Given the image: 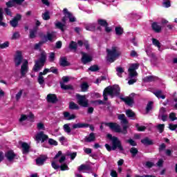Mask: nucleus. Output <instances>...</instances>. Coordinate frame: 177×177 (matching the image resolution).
Segmentation results:
<instances>
[{"label": "nucleus", "mask_w": 177, "mask_h": 177, "mask_svg": "<svg viewBox=\"0 0 177 177\" xmlns=\"http://www.w3.org/2000/svg\"><path fill=\"white\" fill-rule=\"evenodd\" d=\"M151 28L155 32H161V26L158 25L157 22L152 23Z\"/></svg>", "instance_id": "b1692460"}, {"label": "nucleus", "mask_w": 177, "mask_h": 177, "mask_svg": "<svg viewBox=\"0 0 177 177\" xmlns=\"http://www.w3.org/2000/svg\"><path fill=\"white\" fill-rule=\"evenodd\" d=\"M5 157L7 158L8 161L10 162L15 160L16 153H15L12 150H10L5 153Z\"/></svg>", "instance_id": "2eb2a0df"}, {"label": "nucleus", "mask_w": 177, "mask_h": 177, "mask_svg": "<svg viewBox=\"0 0 177 177\" xmlns=\"http://www.w3.org/2000/svg\"><path fill=\"white\" fill-rule=\"evenodd\" d=\"M99 70H100V68L97 64L93 65L88 68V71L92 73H96V71H99Z\"/></svg>", "instance_id": "72a5a7b5"}, {"label": "nucleus", "mask_w": 177, "mask_h": 177, "mask_svg": "<svg viewBox=\"0 0 177 177\" xmlns=\"http://www.w3.org/2000/svg\"><path fill=\"white\" fill-rule=\"evenodd\" d=\"M147 168H153L154 167V162L147 161L145 164Z\"/></svg>", "instance_id": "0e129e2a"}, {"label": "nucleus", "mask_w": 177, "mask_h": 177, "mask_svg": "<svg viewBox=\"0 0 177 177\" xmlns=\"http://www.w3.org/2000/svg\"><path fill=\"white\" fill-rule=\"evenodd\" d=\"M64 118L68 120V121H71V120H75V115L70 114V112L67 111L64 112Z\"/></svg>", "instance_id": "393cba45"}, {"label": "nucleus", "mask_w": 177, "mask_h": 177, "mask_svg": "<svg viewBox=\"0 0 177 177\" xmlns=\"http://www.w3.org/2000/svg\"><path fill=\"white\" fill-rule=\"evenodd\" d=\"M156 80H158V77L153 75H149L144 78V82H153L156 81Z\"/></svg>", "instance_id": "a878e982"}, {"label": "nucleus", "mask_w": 177, "mask_h": 177, "mask_svg": "<svg viewBox=\"0 0 177 177\" xmlns=\"http://www.w3.org/2000/svg\"><path fill=\"white\" fill-rule=\"evenodd\" d=\"M68 48L71 50H75V51H77V49L78 48V44H77V42H75L74 41H71L69 44Z\"/></svg>", "instance_id": "bb28decb"}, {"label": "nucleus", "mask_w": 177, "mask_h": 177, "mask_svg": "<svg viewBox=\"0 0 177 177\" xmlns=\"http://www.w3.org/2000/svg\"><path fill=\"white\" fill-rule=\"evenodd\" d=\"M21 95H23V89L19 90V91L15 95V99L17 102L21 98Z\"/></svg>", "instance_id": "864d4df0"}, {"label": "nucleus", "mask_w": 177, "mask_h": 177, "mask_svg": "<svg viewBox=\"0 0 177 177\" xmlns=\"http://www.w3.org/2000/svg\"><path fill=\"white\" fill-rule=\"evenodd\" d=\"M48 41L52 42L55 38H56V32H47V35L46 37Z\"/></svg>", "instance_id": "c85d7f7f"}, {"label": "nucleus", "mask_w": 177, "mask_h": 177, "mask_svg": "<svg viewBox=\"0 0 177 177\" xmlns=\"http://www.w3.org/2000/svg\"><path fill=\"white\" fill-rule=\"evenodd\" d=\"M133 96H135V93H131V96L123 97H120V99L122 102H124L125 104L127 106H129V107H133V104L135 103V101L133 100Z\"/></svg>", "instance_id": "0eeeda50"}, {"label": "nucleus", "mask_w": 177, "mask_h": 177, "mask_svg": "<svg viewBox=\"0 0 177 177\" xmlns=\"http://www.w3.org/2000/svg\"><path fill=\"white\" fill-rule=\"evenodd\" d=\"M127 143H129L131 146H138V144L132 138L127 140Z\"/></svg>", "instance_id": "13d9d810"}, {"label": "nucleus", "mask_w": 177, "mask_h": 177, "mask_svg": "<svg viewBox=\"0 0 177 177\" xmlns=\"http://www.w3.org/2000/svg\"><path fill=\"white\" fill-rule=\"evenodd\" d=\"M50 71L53 74H56V75L59 74V71L57 70V68L53 66L50 68Z\"/></svg>", "instance_id": "338daca9"}, {"label": "nucleus", "mask_w": 177, "mask_h": 177, "mask_svg": "<svg viewBox=\"0 0 177 177\" xmlns=\"http://www.w3.org/2000/svg\"><path fill=\"white\" fill-rule=\"evenodd\" d=\"M24 1L25 0H10L6 3V6L8 8H13V6H15L16 4L21 5V3L24 2Z\"/></svg>", "instance_id": "f8f14e48"}, {"label": "nucleus", "mask_w": 177, "mask_h": 177, "mask_svg": "<svg viewBox=\"0 0 177 177\" xmlns=\"http://www.w3.org/2000/svg\"><path fill=\"white\" fill-rule=\"evenodd\" d=\"M23 154H28L30 153V145L27 142H23L21 144Z\"/></svg>", "instance_id": "412c9836"}, {"label": "nucleus", "mask_w": 177, "mask_h": 177, "mask_svg": "<svg viewBox=\"0 0 177 177\" xmlns=\"http://www.w3.org/2000/svg\"><path fill=\"white\" fill-rule=\"evenodd\" d=\"M48 144L50 145V146H57V141H56L52 138H49Z\"/></svg>", "instance_id": "4d7b16f0"}, {"label": "nucleus", "mask_w": 177, "mask_h": 177, "mask_svg": "<svg viewBox=\"0 0 177 177\" xmlns=\"http://www.w3.org/2000/svg\"><path fill=\"white\" fill-rule=\"evenodd\" d=\"M48 103H57L59 101L57 95L56 94H48L46 97Z\"/></svg>", "instance_id": "f3484780"}, {"label": "nucleus", "mask_w": 177, "mask_h": 177, "mask_svg": "<svg viewBox=\"0 0 177 177\" xmlns=\"http://www.w3.org/2000/svg\"><path fill=\"white\" fill-rule=\"evenodd\" d=\"M48 139H49V136L45 134L44 131H40L35 136V140H37V143H39V142H41V143H44Z\"/></svg>", "instance_id": "6e6552de"}, {"label": "nucleus", "mask_w": 177, "mask_h": 177, "mask_svg": "<svg viewBox=\"0 0 177 177\" xmlns=\"http://www.w3.org/2000/svg\"><path fill=\"white\" fill-rule=\"evenodd\" d=\"M37 129L40 131L41 129H43L45 131V125L42 122L37 123Z\"/></svg>", "instance_id": "e2e57ef3"}, {"label": "nucleus", "mask_w": 177, "mask_h": 177, "mask_svg": "<svg viewBox=\"0 0 177 177\" xmlns=\"http://www.w3.org/2000/svg\"><path fill=\"white\" fill-rule=\"evenodd\" d=\"M162 91L158 90V91H155L153 93V95H155V96H156V97H158V99H165V95H162Z\"/></svg>", "instance_id": "7c9ffc66"}, {"label": "nucleus", "mask_w": 177, "mask_h": 177, "mask_svg": "<svg viewBox=\"0 0 177 177\" xmlns=\"http://www.w3.org/2000/svg\"><path fill=\"white\" fill-rule=\"evenodd\" d=\"M141 143L144 145V146H153V145H154L153 140H150L149 137H145V138L142 139Z\"/></svg>", "instance_id": "6ab92c4d"}, {"label": "nucleus", "mask_w": 177, "mask_h": 177, "mask_svg": "<svg viewBox=\"0 0 177 177\" xmlns=\"http://www.w3.org/2000/svg\"><path fill=\"white\" fill-rule=\"evenodd\" d=\"M169 118L171 120V121H175L176 120V113L171 112L169 114Z\"/></svg>", "instance_id": "8fccbe9b"}, {"label": "nucleus", "mask_w": 177, "mask_h": 177, "mask_svg": "<svg viewBox=\"0 0 177 177\" xmlns=\"http://www.w3.org/2000/svg\"><path fill=\"white\" fill-rule=\"evenodd\" d=\"M139 68V64H131L128 69L129 78H135L138 77V72L136 71Z\"/></svg>", "instance_id": "423d86ee"}, {"label": "nucleus", "mask_w": 177, "mask_h": 177, "mask_svg": "<svg viewBox=\"0 0 177 177\" xmlns=\"http://www.w3.org/2000/svg\"><path fill=\"white\" fill-rule=\"evenodd\" d=\"M152 44L154 45V46H157L158 49H161V43H160V41L157 39H152Z\"/></svg>", "instance_id": "ea45409f"}, {"label": "nucleus", "mask_w": 177, "mask_h": 177, "mask_svg": "<svg viewBox=\"0 0 177 177\" xmlns=\"http://www.w3.org/2000/svg\"><path fill=\"white\" fill-rule=\"evenodd\" d=\"M165 149H167V145H165V143H162L160 145H159L158 147L159 153H162V151H164Z\"/></svg>", "instance_id": "603ef678"}, {"label": "nucleus", "mask_w": 177, "mask_h": 177, "mask_svg": "<svg viewBox=\"0 0 177 177\" xmlns=\"http://www.w3.org/2000/svg\"><path fill=\"white\" fill-rule=\"evenodd\" d=\"M69 109L70 110H80V106L75 102H71L69 103Z\"/></svg>", "instance_id": "473e14b6"}, {"label": "nucleus", "mask_w": 177, "mask_h": 177, "mask_svg": "<svg viewBox=\"0 0 177 177\" xmlns=\"http://www.w3.org/2000/svg\"><path fill=\"white\" fill-rule=\"evenodd\" d=\"M46 160H48V157L46 156L41 155L39 157L36 158V164L39 166L44 165Z\"/></svg>", "instance_id": "a211bd4d"}, {"label": "nucleus", "mask_w": 177, "mask_h": 177, "mask_svg": "<svg viewBox=\"0 0 177 177\" xmlns=\"http://www.w3.org/2000/svg\"><path fill=\"white\" fill-rule=\"evenodd\" d=\"M121 56V51L118 47L112 46L111 49L106 48V60L109 63H114Z\"/></svg>", "instance_id": "7ed1b4c3"}, {"label": "nucleus", "mask_w": 177, "mask_h": 177, "mask_svg": "<svg viewBox=\"0 0 177 177\" xmlns=\"http://www.w3.org/2000/svg\"><path fill=\"white\" fill-rule=\"evenodd\" d=\"M45 63H46V53L42 51L40 53V57L35 62L32 71H35V73H38V71L45 66Z\"/></svg>", "instance_id": "20e7f679"}, {"label": "nucleus", "mask_w": 177, "mask_h": 177, "mask_svg": "<svg viewBox=\"0 0 177 177\" xmlns=\"http://www.w3.org/2000/svg\"><path fill=\"white\" fill-rule=\"evenodd\" d=\"M44 44V41H39V43L35 44V46H34L35 50H38V49H40L41 46H42Z\"/></svg>", "instance_id": "6e6d98bb"}, {"label": "nucleus", "mask_w": 177, "mask_h": 177, "mask_svg": "<svg viewBox=\"0 0 177 177\" xmlns=\"http://www.w3.org/2000/svg\"><path fill=\"white\" fill-rule=\"evenodd\" d=\"M165 128V124H159L156 126V129H158L160 133H162V132H164Z\"/></svg>", "instance_id": "37998d69"}, {"label": "nucleus", "mask_w": 177, "mask_h": 177, "mask_svg": "<svg viewBox=\"0 0 177 177\" xmlns=\"http://www.w3.org/2000/svg\"><path fill=\"white\" fill-rule=\"evenodd\" d=\"M118 120H121V124L122 127V129H121V126L116 122H102L106 127H109L110 129L114 131L116 133H122V135H127L128 133V120L125 117L124 114H120L118 115Z\"/></svg>", "instance_id": "f257e3e1"}, {"label": "nucleus", "mask_w": 177, "mask_h": 177, "mask_svg": "<svg viewBox=\"0 0 177 177\" xmlns=\"http://www.w3.org/2000/svg\"><path fill=\"white\" fill-rule=\"evenodd\" d=\"M77 103L80 104V106H82V107H88L89 106V103L88 100L86 99V95H81L78 94L77 95Z\"/></svg>", "instance_id": "1a4fd4ad"}, {"label": "nucleus", "mask_w": 177, "mask_h": 177, "mask_svg": "<svg viewBox=\"0 0 177 177\" xmlns=\"http://www.w3.org/2000/svg\"><path fill=\"white\" fill-rule=\"evenodd\" d=\"M163 6H165L166 8H170L171 0H166L165 2H163Z\"/></svg>", "instance_id": "69168bd1"}, {"label": "nucleus", "mask_w": 177, "mask_h": 177, "mask_svg": "<svg viewBox=\"0 0 177 177\" xmlns=\"http://www.w3.org/2000/svg\"><path fill=\"white\" fill-rule=\"evenodd\" d=\"M82 92H86L88 89H89V84H88V82H84L81 86H80Z\"/></svg>", "instance_id": "2f4dec72"}, {"label": "nucleus", "mask_w": 177, "mask_h": 177, "mask_svg": "<svg viewBox=\"0 0 177 177\" xmlns=\"http://www.w3.org/2000/svg\"><path fill=\"white\" fill-rule=\"evenodd\" d=\"M129 151L131 154V157L133 158L136 157V155L139 153V151L135 147H131Z\"/></svg>", "instance_id": "58836bf2"}, {"label": "nucleus", "mask_w": 177, "mask_h": 177, "mask_svg": "<svg viewBox=\"0 0 177 177\" xmlns=\"http://www.w3.org/2000/svg\"><path fill=\"white\" fill-rule=\"evenodd\" d=\"M91 169V167L88 165H81L78 167V171H89Z\"/></svg>", "instance_id": "f704fd0d"}, {"label": "nucleus", "mask_w": 177, "mask_h": 177, "mask_svg": "<svg viewBox=\"0 0 177 177\" xmlns=\"http://www.w3.org/2000/svg\"><path fill=\"white\" fill-rule=\"evenodd\" d=\"M59 64H60V66H62V67H67L68 66H71L70 62H68V61H67V57H63L60 58Z\"/></svg>", "instance_id": "aec40b11"}, {"label": "nucleus", "mask_w": 177, "mask_h": 177, "mask_svg": "<svg viewBox=\"0 0 177 177\" xmlns=\"http://www.w3.org/2000/svg\"><path fill=\"white\" fill-rule=\"evenodd\" d=\"M136 128L137 129V131L139 132H145L146 131V127L145 126H139V124H136Z\"/></svg>", "instance_id": "49530a36"}, {"label": "nucleus", "mask_w": 177, "mask_h": 177, "mask_svg": "<svg viewBox=\"0 0 177 177\" xmlns=\"http://www.w3.org/2000/svg\"><path fill=\"white\" fill-rule=\"evenodd\" d=\"M4 12L7 16H12V11L9 9V8H4Z\"/></svg>", "instance_id": "774afa93"}, {"label": "nucleus", "mask_w": 177, "mask_h": 177, "mask_svg": "<svg viewBox=\"0 0 177 177\" xmlns=\"http://www.w3.org/2000/svg\"><path fill=\"white\" fill-rule=\"evenodd\" d=\"M59 168H60L61 171H66V170L68 169V166L67 165V164L64 163V164L61 165V166H59Z\"/></svg>", "instance_id": "680f3d73"}, {"label": "nucleus", "mask_w": 177, "mask_h": 177, "mask_svg": "<svg viewBox=\"0 0 177 177\" xmlns=\"http://www.w3.org/2000/svg\"><path fill=\"white\" fill-rule=\"evenodd\" d=\"M19 20H21V15L17 14V15L11 21H10V26L14 27V28H16V27H17L19 25Z\"/></svg>", "instance_id": "ddd939ff"}, {"label": "nucleus", "mask_w": 177, "mask_h": 177, "mask_svg": "<svg viewBox=\"0 0 177 177\" xmlns=\"http://www.w3.org/2000/svg\"><path fill=\"white\" fill-rule=\"evenodd\" d=\"M38 30H37V28H33V29L30 30V33H29V38L30 39H34L37 37V32Z\"/></svg>", "instance_id": "cd10ccee"}, {"label": "nucleus", "mask_w": 177, "mask_h": 177, "mask_svg": "<svg viewBox=\"0 0 177 177\" xmlns=\"http://www.w3.org/2000/svg\"><path fill=\"white\" fill-rule=\"evenodd\" d=\"M121 92V88L118 85H113V86H109L104 88L103 91V97L105 102L109 100V95L111 96V99L114 97V96L118 97L120 96V93Z\"/></svg>", "instance_id": "f03ea898"}, {"label": "nucleus", "mask_w": 177, "mask_h": 177, "mask_svg": "<svg viewBox=\"0 0 177 177\" xmlns=\"http://www.w3.org/2000/svg\"><path fill=\"white\" fill-rule=\"evenodd\" d=\"M37 82L39 84V85H43V84L45 83V79H44L43 75L39 74L37 77Z\"/></svg>", "instance_id": "de8ad7c7"}, {"label": "nucleus", "mask_w": 177, "mask_h": 177, "mask_svg": "<svg viewBox=\"0 0 177 177\" xmlns=\"http://www.w3.org/2000/svg\"><path fill=\"white\" fill-rule=\"evenodd\" d=\"M115 31L116 35H122L124 34V28H122L121 26L115 27Z\"/></svg>", "instance_id": "c9c22d12"}, {"label": "nucleus", "mask_w": 177, "mask_h": 177, "mask_svg": "<svg viewBox=\"0 0 177 177\" xmlns=\"http://www.w3.org/2000/svg\"><path fill=\"white\" fill-rule=\"evenodd\" d=\"M24 59V57H23L21 51L17 50V54L14 58V63L15 64V67H19V66H20V64H21V63H23Z\"/></svg>", "instance_id": "9d476101"}, {"label": "nucleus", "mask_w": 177, "mask_h": 177, "mask_svg": "<svg viewBox=\"0 0 177 177\" xmlns=\"http://www.w3.org/2000/svg\"><path fill=\"white\" fill-rule=\"evenodd\" d=\"M106 137L109 140H111L112 143V149L113 150H120V151H124V147H122V143L121 142V140H120V138L118 137L113 136V135L108 133L106 135Z\"/></svg>", "instance_id": "39448f33"}, {"label": "nucleus", "mask_w": 177, "mask_h": 177, "mask_svg": "<svg viewBox=\"0 0 177 177\" xmlns=\"http://www.w3.org/2000/svg\"><path fill=\"white\" fill-rule=\"evenodd\" d=\"M151 110H153V102L152 101L149 102L148 104H147L146 113H150Z\"/></svg>", "instance_id": "79ce46f5"}, {"label": "nucleus", "mask_w": 177, "mask_h": 177, "mask_svg": "<svg viewBox=\"0 0 177 177\" xmlns=\"http://www.w3.org/2000/svg\"><path fill=\"white\" fill-rule=\"evenodd\" d=\"M97 24L101 27H107L109 26V23L105 19H97Z\"/></svg>", "instance_id": "c756f323"}, {"label": "nucleus", "mask_w": 177, "mask_h": 177, "mask_svg": "<svg viewBox=\"0 0 177 177\" xmlns=\"http://www.w3.org/2000/svg\"><path fill=\"white\" fill-rule=\"evenodd\" d=\"M86 30L87 31H95L96 26L95 25V24L88 25L86 26Z\"/></svg>", "instance_id": "a19ab883"}, {"label": "nucleus", "mask_w": 177, "mask_h": 177, "mask_svg": "<svg viewBox=\"0 0 177 177\" xmlns=\"http://www.w3.org/2000/svg\"><path fill=\"white\" fill-rule=\"evenodd\" d=\"M96 140V136H95V133H91L88 137H86L84 139L85 142L88 143H91V142H95Z\"/></svg>", "instance_id": "4be33fe9"}, {"label": "nucleus", "mask_w": 177, "mask_h": 177, "mask_svg": "<svg viewBox=\"0 0 177 177\" xmlns=\"http://www.w3.org/2000/svg\"><path fill=\"white\" fill-rule=\"evenodd\" d=\"M64 131L66 133H71V127L68 125V124H65L64 125Z\"/></svg>", "instance_id": "09e8293b"}, {"label": "nucleus", "mask_w": 177, "mask_h": 177, "mask_svg": "<svg viewBox=\"0 0 177 177\" xmlns=\"http://www.w3.org/2000/svg\"><path fill=\"white\" fill-rule=\"evenodd\" d=\"M9 41H6L3 44H0V49H6V48H9Z\"/></svg>", "instance_id": "5fc2aeb1"}, {"label": "nucleus", "mask_w": 177, "mask_h": 177, "mask_svg": "<svg viewBox=\"0 0 177 177\" xmlns=\"http://www.w3.org/2000/svg\"><path fill=\"white\" fill-rule=\"evenodd\" d=\"M126 115H127L129 118H135L136 114L132 110L129 109L126 111Z\"/></svg>", "instance_id": "e433bc0d"}, {"label": "nucleus", "mask_w": 177, "mask_h": 177, "mask_svg": "<svg viewBox=\"0 0 177 177\" xmlns=\"http://www.w3.org/2000/svg\"><path fill=\"white\" fill-rule=\"evenodd\" d=\"M65 26L66 25L64 24H62V22H57V24H55V27H57V28H59V30H61L62 32H64Z\"/></svg>", "instance_id": "4c0bfd02"}, {"label": "nucleus", "mask_w": 177, "mask_h": 177, "mask_svg": "<svg viewBox=\"0 0 177 177\" xmlns=\"http://www.w3.org/2000/svg\"><path fill=\"white\" fill-rule=\"evenodd\" d=\"M82 63L83 64H88V63H91L93 59L92 57L89 55H88L86 53L82 52Z\"/></svg>", "instance_id": "9b49d317"}, {"label": "nucleus", "mask_w": 177, "mask_h": 177, "mask_svg": "<svg viewBox=\"0 0 177 177\" xmlns=\"http://www.w3.org/2000/svg\"><path fill=\"white\" fill-rule=\"evenodd\" d=\"M18 38H20V33L19 32H14L12 36V39H18Z\"/></svg>", "instance_id": "bf43d9fd"}, {"label": "nucleus", "mask_w": 177, "mask_h": 177, "mask_svg": "<svg viewBox=\"0 0 177 177\" xmlns=\"http://www.w3.org/2000/svg\"><path fill=\"white\" fill-rule=\"evenodd\" d=\"M89 124L86 123H77L72 126L73 129H77L78 128H88Z\"/></svg>", "instance_id": "5701e85b"}, {"label": "nucleus", "mask_w": 177, "mask_h": 177, "mask_svg": "<svg viewBox=\"0 0 177 177\" xmlns=\"http://www.w3.org/2000/svg\"><path fill=\"white\" fill-rule=\"evenodd\" d=\"M176 129H177V124H169V129H170V131H176Z\"/></svg>", "instance_id": "052dcab7"}, {"label": "nucleus", "mask_w": 177, "mask_h": 177, "mask_svg": "<svg viewBox=\"0 0 177 177\" xmlns=\"http://www.w3.org/2000/svg\"><path fill=\"white\" fill-rule=\"evenodd\" d=\"M43 20H49L50 19V15L49 11H46L41 16Z\"/></svg>", "instance_id": "a18cd8bd"}, {"label": "nucleus", "mask_w": 177, "mask_h": 177, "mask_svg": "<svg viewBox=\"0 0 177 177\" xmlns=\"http://www.w3.org/2000/svg\"><path fill=\"white\" fill-rule=\"evenodd\" d=\"M116 71L118 73V77H122L121 75L122 73H124L125 71L123 69L122 67H118L116 68Z\"/></svg>", "instance_id": "3c124183"}, {"label": "nucleus", "mask_w": 177, "mask_h": 177, "mask_svg": "<svg viewBox=\"0 0 177 177\" xmlns=\"http://www.w3.org/2000/svg\"><path fill=\"white\" fill-rule=\"evenodd\" d=\"M28 71V61L27 59H25L24 62L21 66V74L23 77L26 75V73Z\"/></svg>", "instance_id": "dca6fc26"}, {"label": "nucleus", "mask_w": 177, "mask_h": 177, "mask_svg": "<svg viewBox=\"0 0 177 177\" xmlns=\"http://www.w3.org/2000/svg\"><path fill=\"white\" fill-rule=\"evenodd\" d=\"M60 84H61L62 89H64V91H68L70 89H73V86L71 85L64 84V83H60Z\"/></svg>", "instance_id": "c03bdc74"}, {"label": "nucleus", "mask_w": 177, "mask_h": 177, "mask_svg": "<svg viewBox=\"0 0 177 177\" xmlns=\"http://www.w3.org/2000/svg\"><path fill=\"white\" fill-rule=\"evenodd\" d=\"M63 13L69 19L70 23H74L77 21V19H75V17H73V14L68 12V10L67 8H64Z\"/></svg>", "instance_id": "4468645a"}]
</instances>
